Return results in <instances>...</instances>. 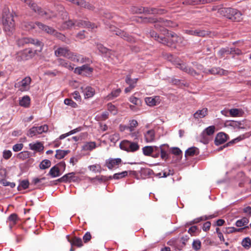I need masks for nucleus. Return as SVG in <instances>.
Listing matches in <instances>:
<instances>
[{"label": "nucleus", "instance_id": "obj_27", "mask_svg": "<svg viewBox=\"0 0 251 251\" xmlns=\"http://www.w3.org/2000/svg\"><path fill=\"white\" fill-rule=\"evenodd\" d=\"M61 175L60 169L57 166H54L50 170L48 176H50L52 177L59 176Z\"/></svg>", "mask_w": 251, "mask_h": 251}, {"label": "nucleus", "instance_id": "obj_13", "mask_svg": "<svg viewBox=\"0 0 251 251\" xmlns=\"http://www.w3.org/2000/svg\"><path fill=\"white\" fill-rule=\"evenodd\" d=\"M203 72L205 74H211L213 75H225L226 71L220 68V67H213L210 69H204Z\"/></svg>", "mask_w": 251, "mask_h": 251}, {"label": "nucleus", "instance_id": "obj_5", "mask_svg": "<svg viewBox=\"0 0 251 251\" xmlns=\"http://www.w3.org/2000/svg\"><path fill=\"white\" fill-rule=\"evenodd\" d=\"M37 26L41 30L45 31L46 33L53 35L59 39L63 40L65 36L61 33L57 31L53 28L46 25L41 22H36Z\"/></svg>", "mask_w": 251, "mask_h": 251}, {"label": "nucleus", "instance_id": "obj_30", "mask_svg": "<svg viewBox=\"0 0 251 251\" xmlns=\"http://www.w3.org/2000/svg\"><path fill=\"white\" fill-rule=\"evenodd\" d=\"M69 242L70 243L72 246H75L80 248L83 246L82 239L76 236H75L72 239H69Z\"/></svg>", "mask_w": 251, "mask_h": 251}, {"label": "nucleus", "instance_id": "obj_36", "mask_svg": "<svg viewBox=\"0 0 251 251\" xmlns=\"http://www.w3.org/2000/svg\"><path fill=\"white\" fill-rule=\"evenodd\" d=\"M37 26L36 22H25L23 24L22 27L26 30H30L35 28Z\"/></svg>", "mask_w": 251, "mask_h": 251}, {"label": "nucleus", "instance_id": "obj_19", "mask_svg": "<svg viewBox=\"0 0 251 251\" xmlns=\"http://www.w3.org/2000/svg\"><path fill=\"white\" fill-rule=\"evenodd\" d=\"M56 10L59 16L62 20L67 19L68 17V13L65 10V7L62 5H58L56 6Z\"/></svg>", "mask_w": 251, "mask_h": 251}, {"label": "nucleus", "instance_id": "obj_57", "mask_svg": "<svg viewBox=\"0 0 251 251\" xmlns=\"http://www.w3.org/2000/svg\"><path fill=\"white\" fill-rule=\"evenodd\" d=\"M193 249L197 251L201 248V242L199 239L194 240L192 243Z\"/></svg>", "mask_w": 251, "mask_h": 251}, {"label": "nucleus", "instance_id": "obj_64", "mask_svg": "<svg viewBox=\"0 0 251 251\" xmlns=\"http://www.w3.org/2000/svg\"><path fill=\"white\" fill-rule=\"evenodd\" d=\"M107 109L113 115L117 114V109L116 107L114 105H113L112 103H109L107 104Z\"/></svg>", "mask_w": 251, "mask_h": 251}, {"label": "nucleus", "instance_id": "obj_53", "mask_svg": "<svg viewBox=\"0 0 251 251\" xmlns=\"http://www.w3.org/2000/svg\"><path fill=\"white\" fill-rule=\"evenodd\" d=\"M94 179H97L100 182H106L109 180L112 179V176H99L94 178Z\"/></svg>", "mask_w": 251, "mask_h": 251}, {"label": "nucleus", "instance_id": "obj_54", "mask_svg": "<svg viewBox=\"0 0 251 251\" xmlns=\"http://www.w3.org/2000/svg\"><path fill=\"white\" fill-rule=\"evenodd\" d=\"M248 228H249V226H246L243 228H236L234 227H228V228L227 229L226 232L227 233H233V232H240V231H242L244 229Z\"/></svg>", "mask_w": 251, "mask_h": 251}, {"label": "nucleus", "instance_id": "obj_20", "mask_svg": "<svg viewBox=\"0 0 251 251\" xmlns=\"http://www.w3.org/2000/svg\"><path fill=\"white\" fill-rule=\"evenodd\" d=\"M97 48L100 52L101 53L105 54L106 55H108L110 57L114 52V51L109 50L107 48L104 47L101 44H97Z\"/></svg>", "mask_w": 251, "mask_h": 251}, {"label": "nucleus", "instance_id": "obj_63", "mask_svg": "<svg viewBox=\"0 0 251 251\" xmlns=\"http://www.w3.org/2000/svg\"><path fill=\"white\" fill-rule=\"evenodd\" d=\"M176 68L179 69L182 71L187 73V70L188 68V66L186 65L185 63H178L176 64Z\"/></svg>", "mask_w": 251, "mask_h": 251}, {"label": "nucleus", "instance_id": "obj_46", "mask_svg": "<svg viewBox=\"0 0 251 251\" xmlns=\"http://www.w3.org/2000/svg\"><path fill=\"white\" fill-rule=\"evenodd\" d=\"M215 131V126H211L203 130L206 135H207L209 137L212 136Z\"/></svg>", "mask_w": 251, "mask_h": 251}, {"label": "nucleus", "instance_id": "obj_9", "mask_svg": "<svg viewBox=\"0 0 251 251\" xmlns=\"http://www.w3.org/2000/svg\"><path fill=\"white\" fill-rule=\"evenodd\" d=\"M34 53L30 49H26L19 52L17 54V59L18 61L27 60L33 57Z\"/></svg>", "mask_w": 251, "mask_h": 251}, {"label": "nucleus", "instance_id": "obj_1", "mask_svg": "<svg viewBox=\"0 0 251 251\" xmlns=\"http://www.w3.org/2000/svg\"><path fill=\"white\" fill-rule=\"evenodd\" d=\"M136 20L138 22L154 23V27L162 32L163 34L166 36V37H163V38L161 39V43L170 47H175V39L172 38H170V33L165 27V26L171 27L173 26V23L171 21L165 20L161 18L157 19L153 18H142L141 17H138Z\"/></svg>", "mask_w": 251, "mask_h": 251}, {"label": "nucleus", "instance_id": "obj_58", "mask_svg": "<svg viewBox=\"0 0 251 251\" xmlns=\"http://www.w3.org/2000/svg\"><path fill=\"white\" fill-rule=\"evenodd\" d=\"M0 183L4 186H9L11 188H14L16 185L14 182H9L5 179H1L0 180Z\"/></svg>", "mask_w": 251, "mask_h": 251}, {"label": "nucleus", "instance_id": "obj_32", "mask_svg": "<svg viewBox=\"0 0 251 251\" xmlns=\"http://www.w3.org/2000/svg\"><path fill=\"white\" fill-rule=\"evenodd\" d=\"M138 80V78H134L132 79L131 78L130 75H127L125 79V81L127 84L129 85V86H130L131 87H132L133 88H135L137 82Z\"/></svg>", "mask_w": 251, "mask_h": 251}, {"label": "nucleus", "instance_id": "obj_12", "mask_svg": "<svg viewBox=\"0 0 251 251\" xmlns=\"http://www.w3.org/2000/svg\"><path fill=\"white\" fill-rule=\"evenodd\" d=\"M228 138L227 134L224 132L218 133L215 138L214 143L216 146H219L226 142Z\"/></svg>", "mask_w": 251, "mask_h": 251}, {"label": "nucleus", "instance_id": "obj_15", "mask_svg": "<svg viewBox=\"0 0 251 251\" xmlns=\"http://www.w3.org/2000/svg\"><path fill=\"white\" fill-rule=\"evenodd\" d=\"M75 26L79 27H88L91 29H94L97 26L95 24L92 23L89 21H83L82 20H75Z\"/></svg>", "mask_w": 251, "mask_h": 251}, {"label": "nucleus", "instance_id": "obj_59", "mask_svg": "<svg viewBox=\"0 0 251 251\" xmlns=\"http://www.w3.org/2000/svg\"><path fill=\"white\" fill-rule=\"evenodd\" d=\"M153 151L152 153L151 156L153 158H157L160 156V147L152 146Z\"/></svg>", "mask_w": 251, "mask_h": 251}, {"label": "nucleus", "instance_id": "obj_48", "mask_svg": "<svg viewBox=\"0 0 251 251\" xmlns=\"http://www.w3.org/2000/svg\"><path fill=\"white\" fill-rule=\"evenodd\" d=\"M46 178L45 177H43L42 178H33L32 180V183L34 185H37L39 184V186H43L45 184L44 183H43V181L46 180Z\"/></svg>", "mask_w": 251, "mask_h": 251}, {"label": "nucleus", "instance_id": "obj_8", "mask_svg": "<svg viewBox=\"0 0 251 251\" xmlns=\"http://www.w3.org/2000/svg\"><path fill=\"white\" fill-rule=\"evenodd\" d=\"M110 28L111 30L113 31L116 35L120 36L124 40L129 43L135 42V39L125 31L115 27Z\"/></svg>", "mask_w": 251, "mask_h": 251}, {"label": "nucleus", "instance_id": "obj_18", "mask_svg": "<svg viewBox=\"0 0 251 251\" xmlns=\"http://www.w3.org/2000/svg\"><path fill=\"white\" fill-rule=\"evenodd\" d=\"M250 136H251V133H246L245 134L241 135L239 136V137H237L236 138L227 143L226 144L224 145L223 147H221V149H222L223 148H226V147H227L228 146H231L235 143H237V142H238L247 137H249Z\"/></svg>", "mask_w": 251, "mask_h": 251}, {"label": "nucleus", "instance_id": "obj_11", "mask_svg": "<svg viewBox=\"0 0 251 251\" xmlns=\"http://www.w3.org/2000/svg\"><path fill=\"white\" fill-rule=\"evenodd\" d=\"M122 159L120 158H110L105 160V166L109 170H113L119 167V165L122 163Z\"/></svg>", "mask_w": 251, "mask_h": 251}, {"label": "nucleus", "instance_id": "obj_62", "mask_svg": "<svg viewBox=\"0 0 251 251\" xmlns=\"http://www.w3.org/2000/svg\"><path fill=\"white\" fill-rule=\"evenodd\" d=\"M64 25L67 28H71L73 26H75V20H69L68 21L65 22Z\"/></svg>", "mask_w": 251, "mask_h": 251}, {"label": "nucleus", "instance_id": "obj_23", "mask_svg": "<svg viewBox=\"0 0 251 251\" xmlns=\"http://www.w3.org/2000/svg\"><path fill=\"white\" fill-rule=\"evenodd\" d=\"M200 151L198 148L195 147H192L188 148L185 152V156H193L194 155H197L199 154Z\"/></svg>", "mask_w": 251, "mask_h": 251}, {"label": "nucleus", "instance_id": "obj_6", "mask_svg": "<svg viewBox=\"0 0 251 251\" xmlns=\"http://www.w3.org/2000/svg\"><path fill=\"white\" fill-rule=\"evenodd\" d=\"M17 44L18 46H23L25 44H31L36 47H39L42 50L44 44L39 40L29 37H23L17 40Z\"/></svg>", "mask_w": 251, "mask_h": 251}, {"label": "nucleus", "instance_id": "obj_22", "mask_svg": "<svg viewBox=\"0 0 251 251\" xmlns=\"http://www.w3.org/2000/svg\"><path fill=\"white\" fill-rule=\"evenodd\" d=\"M81 89L85 98H91L95 94V90L91 87L87 86L84 89L83 87H81Z\"/></svg>", "mask_w": 251, "mask_h": 251}, {"label": "nucleus", "instance_id": "obj_44", "mask_svg": "<svg viewBox=\"0 0 251 251\" xmlns=\"http://www.w3.org/2000/svg\"><path fill=\"white\" fill-rule=\"evenodd\" d=\"M143 154L146 156H151L153 151L152 146H146L142 149Z\"/></svg>", "mask_w": 251, "mask_h": 251}, {"label": "nucleus", "instance_id": "obj_52", "mask_svg": "<svg viewBox=\"0 0 251 251\" xmlns=\"http://www.w3.org/2000/svg\"><path fill=\"white\" fill-rule=\"evenodd\" d=\"M38 134H41L43 132H47L49 129L48 126L44 125L40 126H36Z\"/></svg>", "mask_w": 251, "mask_h": 251}, {"label": "nucleus", "instance_id": "obj_21", "mask_svg": "<svg viewBox=\"0 0 251 251\" xmlns=\"http://www.w3.org/2000/svg\"><path fill=\"white\" fill-rule=\"evenodd\" d=\"M57 62L60 66L64 67L70 71L74 70V66H72L71 63L64 59L59 58L57 59Z\"/></svg>", "mask_w": 251, "mask_h": 251}, {"label": "nucleus", "instance_id": "obj_16", "mask_svg": "<svg viewBox=\"0 0 251 251\" xmlns=\"http://www.w3.org/2000/svg\"><path fill=\"white\" fill-rule=\"evenodd\" d=\"M169 147L167 144H162L160 146V155L163 160H166L169 158Z\"/></svg>", "mask_w": 251, "mask_h": 251}, {"label": "nucleus", "instance_id": "obj_43", "mask_svg": "<svg viewBox=\"0 0 251 251\" xmlns=\"http://www.w3.org/2000/svg\"><path fill=\"white\" fill-rule=\"evenodd\" d=\"M51 165V162L48 159L43 160L39 164L40 169L45 170L49 168Z\"/></svg>", "mask_w": 251, "mask_h": 251}, {"label": "nucleus", "instance_id": "obj_29", "mask_svg": "<svg viewBox=\"0 0 251 251\" xmlns=\"http://www.w3.org/2000/svg\"><path fill=\"white\" fill-rule=\"evenodd\" d=\"M186 33L189 35H195L199 37H203L205 35V31L201 30H192L189 29L186 30Z\"/></svg>", "mask_w": 251, "mask_h": 251}, {"label": "nucleus", "instance_id": "obj_24", "mask_svg": "<svg viewBox=\"0 0 251 251\" xmlns=\"http://www.w3.org/2000/svg\"><path fill=\"white\" fill-rule=\"evenodd\" d=\"M208 114L207 108H203L202 109L197 110L193 115L195 119H201L205 117Z\"/></svg>", "mask_w": 251, "mask_h": 251}, {"label": "nucleus", "instance_id": "obj_51", "mask_svg": "<svg viewBox=\"0 0 251 251\" xmlns=\"http://www.w3.org/2000/svg\"><path fill=\"white\" fill-rule=\"evenodd\" d=\"M129 144V141H127V140L123 141L120 144V148L121 150L128 152Z\"/></svg>", "mask_w": 251, "mask_h": 251}, {"label": "nucleus", "instance_id": "obj_60", "mask_svg": "<svg viewBox=\"0 0 251 251\" xmlns=\"http://www.w3.org/2000/svg\"><path fill=\"white\" fill-rule=\"evenodd\" d=\"M29 156V153L28 151H22L18 154L17 157L19 159H21L22 160L25 159L27 158H28Z\"/></svg>", "mask_w": 251, "mask_h": 251}, {"label": "nucleus", "instance_id": "obj_61", "mask_svg": "<svg viewBox=\"0 0 251 251\" xmlns=\"http://www.w3.org/2000/svg\"><path fill=\"white\" fill-rule=\"evenodd\" d=\"M64 103L67 105L71 106L73 108H76L77 107V104L76 103L74 102L72 99H65Z\"/></svg>", "mask_w": 251, "mask_h": 251}, {"label": "nucleus", "instance_id": "obj_49", "mask_svg": "<svg viewBox=\"0 0 251 251\" xmlns=\"http://www.w3.org/2000/svg\"><path fill=\"white\" fill-rule=\"evenodd\" d=\"M249 222V219L246 217H244L241 219L238 220L236 222V226L238 227H241L245 226Z\"/></svg>", "mask_w": 251, "mask_h": 251}, {"label": "nucleus", "instance_id": "obj_35", "mask_svg": "<svg viewBox=\"0 0 251 251\" xmlns=\"http://www.w3.org/2000/svg\"><path fill=\"white\" fill-rule=\"evenodd\" d=\"M140 173L142 176L145 177L149 176L154 174L153 170L148 168H141Z\"/></svg>", "mask_w": 251, "mask_h": 251}, {"label": "nucleus", "instance_id": "obj_56", "mask_svg": "<svg viewBox=\"0 0 251 251\" xmlns=\"http://www.w3.org/2000/svg\"><path fill=\"white\" fill-rule=\"evenodd\" d=\"M150 36L154 40L157 41L159 43H161V39L163 38V36L159 35L155 31H151L150 32Z\"/></svg>", "mask_w": 251, "mask_h": 251}, {"label": "nucleus", "instance_id": "obj_26", "mask_svg": "<svg viewBox=\"0 0 251 251\" xmlns=\"http://www.w3.org/2000/svg\"><path fill=\"white\" fill-rule=\"evenodd\" d=\"M29 146L30 150L39 152L43 151L44 148L43 144L39 142L36 143H30Z\"/></svg>", "mask_w": 251, "mask_h": 251}, {"label": "nucleus", "instance_id": "obj_14", "mask_svg": "<svg viewBox=\"0 0 251 251\" xmlns=\"http://www.w3.org/2000/svg\"><path fill=\"white\" fill-rule=\"evenodd\" d=\"M75 56L72 61L75 62H80V63H85V64L90 65L92 63V60L88 57H83L80 54L75 53Z\"/></svg>", "mask_w": 251, "mask_h": 251}, {"label": "nucleus", "instance_id": "obj_42", "mask_svg": "<svg viewBox=\"0 0 251 251\" xmlns=\"http://www.w3.org/2000/svg\"><path fill=\"white\" fill-rule=\"evenodd\" d=\"M139 149V146L137 143L129 141L128 152H134Z\"/></svg>", "mask_w": 251, "mask_h": 251}, {"label": "nucleus", "instance_id": "obj_2", "mask_svg": "<svg viewBox=\"0 0 251 251\" xmlns=\"http://www.w3.org/2000/svg\"><path fill=\"white\" fill-rule=\"evenodd\" d=\"M13 15L9 12V9L4 8L2 12L3 29L6 35L11 36L15 30V22Z\"/></svg>", "mask_w": 251, "mask_h": 251}, {"label": "nucleus", "instance_id": "obj_39", "mask_svg": "<svg viewBox=\"0 0 251 251\" xmlns=\"http://www.w3.org/2000/svg\"><path fill=\"white\" fill-rule=\"evenodd\" d=\"M29 181L27 179L23 180L20 181V184L17 187V189L18 191H21L22 190H25L28 188L29 186Z\"/></svg>", "mask_w": 251, "mask_h": 251}, {"label": "nucleus", "instance_id": "obj_41", "mask_svg": "<svg viewBox=\"0 0 251 251\" xmlns=\"http://www.w3.org/2000/svg\"><path fill=\"white\" fill-rule=\"evenodd\" d=\"M90 65L84 64L81 67L83 68L82 69V73H85L86 75H90L92 74L94 69L89 66Z\"/></svg>", "mask_w": 251, "mask_h": 251}, {"label": "nucleus", "instance_id": "obj_31", "mask_svg": "<svg viewBox=\"0 0 251 251\" xmlns=\"http://www.w3.org/2000/svg\"><path fill=\"white\" fill-rule=\"evenodd\" d=\"M144 135L147 142H151L154 140L155 133L152 129L148 130Z\"/></svg>", "mask_w": 251, "mask_h": 251}, {"label": "nucleus", "instance_id": "obj_38", "mask_svg": "<svg viewBox=\"0 0 251 251\" xmlns=\"http://www.w3.org/2000/svg\"><path fill=\"white\" fill-rule=\"evenodd\" d=\"M96 143L94 142H90L86 143L82 147L83 151H91L96 148Z\"/></svg>", "mask_w": 251, "mask_h": 251}, {"label": "nucleus", "instance_id": "obj_37", "mask_svg": "<svg viewBox=\"0 0 251 251\" xmlns=\"http://www.w3.org/2000/svg\"><path fill=\"white\" fill-rule=\"evenodd\" d=\"M138 126V122L135 120H132L130 121L129 125L128 126H125L124 129L128 130L130 132H132L134 130V128Z\"/></svg>", "mask_w": 251, "mask_h": 251}, {"label": "nucleus", "instance_id": "obj_7", "mask_svg": "<svg viewBox=\"0 0 251 251\" xmlns=\"http://www.w3.org/2000/svg\"><path fill=\"white\" fill-rule=\"evenodd\" d=\"M54 54L57 57L63 56L73 60L75 53L71 51L67 47H59L54 51Z\"/></svg>", "mask_w": 251, "mask_h": 251}, {"label": "nucleus", "instance_id": "obj_50", "mask_svg": "<svg viewBox=\"0 0 251 251\" xmlns=\"http://www.w3.org/2000/svg\"><path fill=\"white\" fill-rule=\"evenodd\" d=\"M38 134L37 132V129L36 128V126H33L31 128H30L27 131L26 133V135L30 137H32L34 136L37 135Z\"/></svg>", "mask_w": 251, "mask_h": 251}, {"label": "nucleus", "instance_id": "obj_34", "mask_svg": "<svg viewBox=\"0 0 251 251\" xmlns=\"http://www.w3.org/2000/svg\"><path fill=\"white\" fill-rule=\"evenodd\" d=\"M30 99L28 96H24L19 101V104L24 107H28L30 105Z\"/></svg>", "mask_w": 251, "mask_h": 251}, {"label": "nucleus", "instance_id": "obj_4", "mask_svg": "<svg viewBox=\"0 0 251 251\" xmlns=\"http://www.w3.org/2000/svg\"><path fill=\"white\" fill-rule=\"evenodd\" d=\"M31 6L32 10L46 20H50L57 16V15L53 11H45L39 7L36 3L32 4Z\"/></svg>", "mask_w": 251, "mask_h": 251}, {"label": "nucleus", "instance_id": "obj_25", "mask_svg": "<svg viewBox=\"0 0 251 251\" xmlns=\"http://www.w3.org/2000/svg\"><path fill=\"white\" fill-rule=\"evenodd\" d=\"M18 220V215L16 213H12L8 217L7 222H9V226L10 228H12L16 224Z\"/></svg>", "mask_w": 251, "mask_h": 251}, {"label": "nucleus", "instance_id": "obj_28", "mask_svg": "<svg viewBox=\"0 0 251 251\" xmlns=\"http://www.w3.org/2000/svg\"><path fill=\"white\" fill-rule=\"evenodd\" d=\"M197 140L204 144H207L210 140V137L202 131L197 137Z\"/></svg>", "mask_w": 251, "mask_h": 251}, {"label": "nucleus", "instance_id": "obj_10", "mask_svg": "<svg viewBox=\"0 0 251 251\" xmlns=\"http://www.w3.org/2000/svg\"><path fill=\"white\" fill-rule=\"evenodd\" d=\"M31 82V78L30 76H26L21 81L16 83L15 87L19 88L22 92L27 91L30 89V84Z\"/></svg>", "mask_w": 251, "mask_h": 251}, {"label": "nucleus", "instance_id": "obj_45", "mask_svg": "<svg viewBox=\"0 0 251 251\" xmlns=\"http://www.w3.org/2000/svg\"><path fill=\"white\" fill-rule=\"evenodd\" d=\"M128 175L127 171H123L121 173H116L112 176V179H119L126 176Z\"/></svg>", "mask_w": 251, "mask_h": 251}, {"label": "nucleus", "instance_id": "obj_47", "mask_svg": "<svg viewBox=\"0 0 251 251\" xmlns=\"http://www.w3.org/2000/svg\"><path fill=\"white\" fill-rule=\"evenodd\" d=\"M242 246L246 249H249L251 247V240L249 237L244 238L241 243Z\"/></svg>", "mask_w": 251, "mask_h": 251}, {"label": "nucleus", "instance_id": "obj_17", "mask_svg": "<svg viewBox=\"0 0 251 251\" xmlns=\"http://www.w3.org/2000/svg\"><path fill=\"white\" fill-rule=\"evenodd\" d=\"M75 172L69 173L63 176V179L64 180V183H70L71 182H76L78 179V176H75Z\"/></svg>", "mask_w": 251, "mask_h": 251}, {"label": "nucleus", "instance_id": "obj_33", "mask_svg": "<svg viewBox=\"0 0 251 251\" xmlns=\"http://www.w3.org/2000/svg\"><path fill=\"white\" fill-rule=\"evenodd\" d=\"M70 152V150H57L56 151V154L55 157L58 159H61L63 158L67 154Z\"/></svg>", "mask_w": 251, "mask_h": 251}, {"label": "nucleus", "instance_id": "obj_3", "mask_svg": "<svg viewBox=\"0 0 251 251\" xmlns=\"http://www.w3.org/2000/svg\"><path fill=\"white\" fill-rule=\"evenodd\" d=\"M220 14L233 22H240L242 19V14L238 10L230 7L222 8Z\"/></svg>", "mask_w": 251, "mask_h": 251}, {"label": "nucleus", "instance_id": "obj_40", "mask_svg": "<svg viewBox=\"0 0 251 251\" xmlns=\"http://www.w3.org/2000/svg\"><path fill=\"white\" fill-rule=\"evenodd\" d=\"M121 90L119 88L116 90H113L110 94L107 96V99L108 100H111L117 97L120 94Z\"/></svg>", "mask_w": 251, "mask_h": 251}, {"label": "nucleus", "instance_id": "obj_55", "mask_svg": "<svg viewBox=\"0 0 251 251\" xmlns=\"http://www.w3.org/2000/svg\"><path fill=\"white\" fill-rule=\"evenodd\" d=\"M171 152L173 154L178 157L181 158L182 156V152L179 148L177 147H173L171 149Z\"/></svg>", "mask_w": 251, "mask_h": 251}]
</instances>
